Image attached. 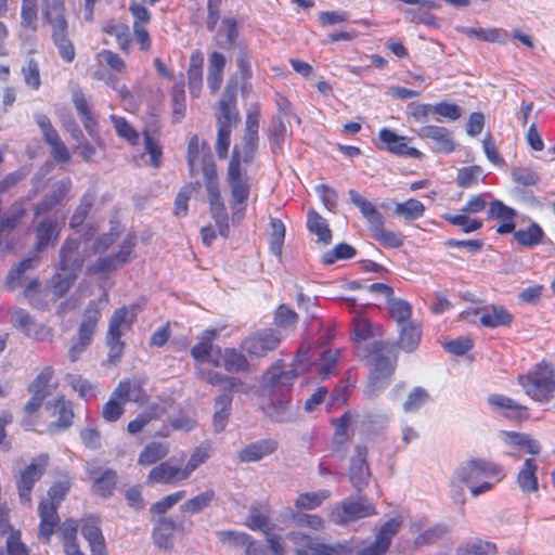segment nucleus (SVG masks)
I'll list each match as a JSON object with an SVG mask.
<instances>
[{"label":"nucleus","instance_id":"obj_61","mask_svg":"<svg viewBox=\"0 0 555 555\" xmlns=\"http://www.w3.org/2000/svg\"><path fill=\"white\" fill-rule=\"evenodd\" d=\"M201 189V183L198 181L194 183H190L181 189L178 193L175 202V215L176 216H185L188 212V201L190 195L193 192H196Z\"/></svg>","mask_w":555,"mask_h":555},{"label":"nucleus","instance_id":"obj_38","mask_svg":"<svg viewBox=\"0 0 555 555\" xmlns=\"http://www.w3.org/2000/svg\"><path fill=\"white\" fill-rule=\"evenodd\" d=\"M75 272L62 271L56 272L50 281V289L55 299L65 296L77 280Z\"/></svg>","mask_w":555,"mask_h":555},{"label":"nucleus","instance_id":"obj_13","mask_svg":"<svg viewBox=\"0 0 555 555\" xmlns=\"http://www.w3.org/2000/svg\"><path fill=\"white\" fill-rule=\"evenodd\" d=\"M60 271L75 272L76 274L83 267L86 255L80 250V242L77 238L68 237L64 241L59 251Z\"/></svg>","mask_w":555,"mask_h":555},{"label":"nucleus","instance_id":"obj_48","mask_svg":"<svg viewBox=\"0 0 555 555\" xmlns=\"http://www.w3.org/2000/svg\"><path fill=\"white\" fill-rule=\"evenodd\" d=\"M307 225L312 233L318 235L320 242L330 244L332 240V232L325 220L314 210L309 211Z\"/></svg>","mask_w":555,"mask_h":555},{"label":"nucleus","instance_id":"obj_21","mask_svg":"<svg viewBox=\"0 0 555 555\" xmlns=\"http://www.w3.org/2000/svg\"><path fill=\"white\" fill-rule=\"evenodd\" d=\"M417 134L425 140H431L435 143L437 152L451 153L455 149V142L449 129L439 126H424L418 129Z\"/></svg>","mask_w":555,"mask_h":555},{"label":"nucleus","instance_id":"obj_24","mask_svg":"<svg viewBox=\"0 0 555 555\" xmlns=\"http://www.w3.org/2000/svg\"><path fill=\"white\" fill-rule=\"evenodd\" d=\"M60 231L61 228L56 220L43 218L35 229L37 238L36 253L43 251L49 246H53L59 240Z\"/></svg>","mask_w":555,"mask_h":555},{"label":"nucleus","instance_id":"obj_49","mask_svg":"<svg viewBox=\"0 0 555 555\" xmlns=\"http://www.w3.org/2000/svg\"><path fill=\"white\" fill-rule=\"evenodd\" d=\"M223 369L230 373L245 371L248 367V361L244 354L237 352L235 349L225 348L222 352Z\"/></svg>","mask_w":555,"mask_h":555},{"label":"nucleus","instance_id":"obj_58","mask_svg":"<svg viewBox=\"0 0 555 555\" xmlns=\"http://www.w3.org/2000/svg\"><path fill=\"white\" fill-rule=\"evenodd\" d=\"M328 491H319V492H307L300 494L295 505L299 509H313L322 504L324 500L328 498Z\"/></svg>","mask_w":555,"mask_h":555},{"label":"nucleus","instance_id":"obj_29","mask_svg":"<svg viewBox=\"0 0 555 555\" xmlns=\"http://www.w3.org/2000/svg\"><path fill=\"white\" fill-rule=\"evenodd\" d=\"M115 397H120L122 402L133 401L143 404L147 401V395L142 387V382L138 378L126 379L115 388Z\"/></svg>","mask_w":555,"mask_h":555},{"label":"nucleus","instance_id":"obj_59","mask_svg":"<svg viewBox=\"0 0 555 555\" xmlns=\"http://www.w3.org/2000/svg\"><path fill=\"white\" fill-rule=\"evenodd\" d=\"M159 406L156 404H153L150 406V409L140 415H138L134 420L129 422L128 424V431L131 435L139 434L152 420L158 417Z\"/></svg>","mask_w":555,"mask_h":555},{"label":"nucleus","instance_id":"obj_35","mask_svg":"<svg viewBox=\"0 0 555 555\" xmlns=\"http://www.w3.org/2000/svg\"><path fill=\"white\" fill-rule=\"evenodd\" d=\"M232 396L222 393L215 399V413L212 417L214 427L216 431H222L229 421L232 405Z\"/></svg>","mask_w":555,"mask_h":555},{"label":"nucleus","instance_id":"obj_39","mask_svg":"<svg viewBox=\"0 0 555 555\" xmlns=\"http://www.w3.org/2000/svg\"><path fill=\"white\" fill-rule=\"evenodd\" d=\"M188 82L191 94L198 98L203 86V59L192 55L188 69Z\"/></svg>","mask_w":555,"mask_h":555},{"label":"nucleus","instance_id":"obj_11","mask_svg":"<svg viewBox=\"0 0 555 555\" xmlns=\"http://www.w3.org/2000/svg\"><path fill=\"white\" fill-rule=\"evenodd\" d=\"M374 514H376L375 507L360 496L358 501L345 500L337 505L332 512V518L335 524L345 525Z\"/></svg>","mask_w":555,"mask_h":555},{"label":"nucleus","instance_id":"obj_46","mask_svg":"<svg viewBox=\"0 0 555 555\" xmlns=\"http://www.w3.org/2000/svg\"><path fill=\"white\" fill-rule=\"evenodd\" d=\"M400 326L399 345L403 350L411 352L421 340V330L412 323L401 324Z\"/></svg>","mask_w":555,"mask_h":555},{"label":"nucleus","instance_id":"obj_16","mask_svg":"<svg viewBox=\"0 0 555 555\" xmlns=\"http://www.w3.org/2000/svg\"><path fill=\"white\" fill-rule=\"evenodd\" d=\"M206 189L208 193V199L210 204L212 218L216 221L219 234L223 237H228L230 231L228 222L229 216L219 191L218 181L206 182Z\"/></svg>","mask_w":555,"mask_h":555},{"label":"nucleus","instance_id":"obj_30","mask_svg":"<svg viewBox=\"0 0 555 555\" xmlns=\"http://www.w3.org/2000/svg\"><path fill=\"white\" fill-rule=\"evenodd\" d=\"M348 193L351 203L360 209L362 216L369 222L370 230L373 227L380 224V222H385L384 216L376 209V207L369 199H366L356 190H349Z\"/></svg>","mask_w":555,"mask_h":555},{"label":"nucleus","instance_id":"obj_60","mask_svg":"<svg viewBox=\"0 0 555 555\" xmlns=\"http://www.w3.org/2000/svg\"><path fill=\"white\" fill-rule=\"evenodd\" d=\"M124 404L120 397H115L114 390L109 400L103 405L102 417L106 422H116L124 413Z\"/></svg>","mask_w":555,"mask_h":555},{"label":"nucleus","instance_id":"obj_40","mask_svg":"<svg viewBox=\"0 0 555 555\" xmlns=\"http://www.w3.org/2000/svg\"><path fill=\"white\" fill-rule=\"evenodd\" d=\"M216 499V492L212 489H208L196 496L185 501L180 509L186 514H197L209 507L212 501Z\"/></svg>","mask_w":555,"mask_h":555},{"label":"nucleus","instance_id":"obj_45","mask_svg":"<svg viewBox=\"0 0 555 555\" xmlns=\"http://www.w3.org/2000/svg\"><path fill=\"white\" fill-rule=\"evenodd\" d=\"M280 114L273 117L270 125V138L273 142V151L275 152L276 147H281L282 142L287 135V128L285 125V119L287 117V112L282 111V104L279 103Z\"/></svg>","mask_w":555,"mask_h":555},{"label":"nucleus","instance_id":"obj_2","mask_svg":"<svg viewBox=\"0 0 555 555\" xmlns=\"http://www.w3.org/2000/svg\"><path fill=\"white\" fill-rule=\"evenodd\" d=\"M367 364L373 369L370 375V383L365 388L369 397L383 388L382 379L389 377L397 361L395 346L385 341H374L365 347Z\"/></svg>","mask_w":555,"mask_h":555},{"label":"nucleus","instance_id":"obj_27","mask_svg":"<svg viewBox=\"0 0 555 555\" xmlns=\"http://www.w3.org/2000/svg\"><path fill=\"white\" fill-rule=\"evenodd\" d=\"M54 408L55 412L59 414V418L55 422H51L48 426L50 433H55L61 429H66L73 424L74 411L72 408V403L63 396L56 397L53 402H48L47 408Z\"/></svg>","mask_w":555,"mask_h":555},{"label":"nucleus","instance_id":"obj_57","mask_svg":"<svg viewBox=\"0 0 555 555\" xmlns=\"http://www.w3.org/2000/svg\"><path fill=\"white\" fill-rule=\"evenodd\" d=\"M116 486V474L106 470L101 477L96 478L92 486V491L102 498H108Z\"/></svg>","mask_w":555,"mask_h":555},{"label":"nucleus","instance_id":"obj_63","mask_svg":"<svg viewBox=\"0 0 555 555\" xmlns=\"http://www.w3.org/2000/svg\"><path fill=\"white\" fill-rule=\"evenodd\" d=\"M481 173L482 168L480 166L464 167L459 170L456 183L461 188H470L478 183Z\"/></svg>","mask_w":555,"mask_h":555},{"label":"nucleus","instance_id":"obj_5","mask_svg":"<svg viewBox=\"0 0 555 555\" xmlns=\"http://www.w3.org/2000/svg\"><path fill=\"white\" fill-rule=\"evenodd\" d=\"M44 20L51 25V36L59 54L66 63H72L76 51L68 37V23L65 17L63 0H49L43 13Z\"/></svg>","mask_w":555,"mask_h":555},{"label":"nucleus","instance_id":"obj_54","mask_svg":"<svg viewBox=\"0 0 555 555\" xmlns=\"http://www.w3.org/2000/svg\"><path fill=\"white\" fill-rule=\"evenodd\" d=\"M388 310L390 315L401 325L408 321L412 313L411 305L399 298L392 296L388 299Z\"/></svg>","mask_w":555,"mask_h":555},{"label":"nucleus","instance_id":"obj_43","mask_svg":"<svg viewBox=\"0 0 555 555\" xmlns=\"http://www.w3.org/2000/svg\"><path fill=\"white\" fill-rule=\"evenodd\" d=\"M169 452L167 443L151 442L140 453L138 463L140 465H151L164 459Z\"/></svg>","mask_w":555,"mask_h":555},{"label":"nucleus","instance_id":"obj_56","mask_svg":"<svg viewBox=\"0 0 555 555\" xmlns=\"http://www.w3.org/2000/svg\"><path fill=\"white\" fill-rule=\"evenodd\" d=\"M93 203L94 196L90 193H87L81 197L79 205L70 217V228H78L83 223L93 206Z\"/></svg>","mask_w":555,"mask_h":555},{"label":"nucleus","instance_id":"obj_15","mask_svg":"<svg viewBox=\"0 0 555 555\" xmlns=\"http://www.w3.org/2000/svg\"><path fill=\"white\" fill-rule=\"evenodd\" d=\"M367 449L364 446H357L354 455L351 459L349 480L358 493H361L367 486L371 472L366 462Z\"/></svg>","mask_w":555,"mask_h":555},{"label":"nucleus","instance_id":"obj_4","mask_svg":"<svg viewBox=\"0 0 555 555\" xmlns=\"http://www.w3.org/2000/svg\"><path fill=\"white\" fill-rule=\"evenodd\" d=\"M518 384L525 392L540 403L550 402L555 392V369L552 363L542 360L531 372L518 376Z\"/></svg>","mask_w":555,"mask_h":555},{"label":"nucleus","instance_id":"obj_8","mask_svg":"<svg viewBox=\"0 0 555 555\" xmlns=\"http://www.w3.org/2000/svg\"><path fill=\"white\" fill-rule=\"evenodd\" d=\"M135 245V237L128 235L119 244V250L116 254L100 257L87 268V273L91 275L109 273L121 268L132 259Z\"/></svg>","mask_w":555,"mask_h":555},{"label":"nucleus","instance_id":"obj_50","mask_svg":"<svg viewBox=\"0 0 555 555\" xmlns=\"http://www.w3.org/2000/svg\"><path fill=\"white\" fill-rule=\"evenodd\" d=\"M350 553L351 548L340 543L323 544L315 542L311 552L304 548L298 550V555H349Z\"/></svg>","mask_w":555,"mask_h":555},{"label":"nucleus","instance_id":"obj_7","mask_svg":"<svg viewBox=\"0 0 555 555\" xmlns=\"http://www.w3.org/2000/svg\"><path fill=\"white\" fill-rule=\"evenodd\" d=\"M101 319V310L96 301L92 300L86 307L78 328L77 341L68 350V357L72 362L80 359L81 354L92 343V337L96 325Z\"/></svg>","mask_w":555,"mask_h":555},{"label":"nucleus","instance_id":"obj_51","mask_svg":"<svg viewBox=\"0 0 555 555\" xmlns=\"http://www.w3.org/2000/svg\"><path fill=\"white\" fill-rule=\"evenodd\" d=\"M54 370L52 366H46L42 371L36 376V378L29 384L28 391L31 395H40L43 397H48L50 391L48 390V386L53 377Z\"/></svg>","mask_w":555,"mask_h":555},{"label":"nucleus","instance_id":"obj_44","mask_svg":"<svg viewBox=\"0 0 555 555\" xmlns=\"http://www.w3.org/2000/svg\"><path fill=\"white\" fill-rule=\"evenodd\" d=\"M385 222L375 225L371 229L372 237L380 245L388 248H399L403 245V238L400 234L384 228Z\"/></svg>","mask_w":555,"mask_h":555},{"label":"nucleus","instance_id":"obj_12","mask_svg":"<svg viewBox=\"0 0 555 555\" xmlns=\"http://www.w3.org/2000/svg\"><path fill=\"white\" fill-rule=\"evenodd\" d=\"M227 182L230 186L234 205L240 206L248 199L250 183L249 178L242 171V166L236 160L229 162Z\"/></svg>","mask_w":555,"mask_h":555},{"label":"nucleus","instance_id":"obj_18","mask_svg":"<svg viewBox=\"0 0 555 555\" xmlns=\"http://www.w3.org/2000/svg\"><path fill=\"white\" fill-rule=\"evenodd\" d=\"M401 520L391 518L386 521L379 529L375 541L359 551V555H382L388 551L392 538L399 532Z\"/></svg>","mask_w":555,"mask_h":555},{"label":"nucleus","instance_id":"obj_37","mask_svg":"<svg viewBox=\"0 0 555 555\" xmlns=\"http://www.w3.org/2000/svg\"><path fill=\"white\" fill-rule=\"evenodd\" d=\"M496 545L480 539H474L462 543L457 548L456 555H495Z\"/></svg>","mask_w":555,"mask_h":555},{"label":"nucleus","instance_id":"obj_3","mask_svg":"<svg viewBox=\"0 0 555 555\" xmlns=\"http://www.w3.org/2000/svg\"><path fill=\"white\" fill-rule=\"evenodd\" d=\"M143 305L135 302L130 306L120 307L113 312L106 334V345L109 348L108 360L111 362L120 359L125 349L121 336L132 328L138 314L143 309Z\"/></svg>","mask_w":555,"mask_h":555},{"label":"nucleus","instance_id":"obj_10","mask_svg":"<svg viewBox=\"0 0 555 555\" xmlns=\"http://www.w3.org/2000/svg\"><path fill=\"white\" fill-rule=\"evenodd\" d=\"M280 344V332L273 328H264L247 336L242 343V348L250 357L260 358L275 350Z\"/></svg>","mask_w":555,"mask_h":555},{"label":"nucleus","instance_id":"obj_28","mask_svg":"<svg viewBox=\"0 0 555 555\" xmlns=\"http://www.w3.org/2000/svg\"><path fill=\"white\" fill-rule=\"evenodd\" d=\"M57 507L59 505L50 503L47 500L41 501L39 504V534L44 538L46 542H49L59 522Z\"/></svg>","mask_w":555,"mask_h":555},{"label":"nucleus","instance_id":"obj_9","mask_svg":"<svg viewBox=\"0 0 555 555\" xmlns=\"http://www.w3.org/2000/svg\"><path fill=\"white\" fill-rule=\"evenodd\" d=\"M258 129L259 119L257 114H247L245 121V132L241 144L233 149L230 162L236 160V164H250L258 150Z\"/></svg>","mask_w":555,"mask_h":555},{"label":"nucleus","instance_id":"obj_33","mask_svg":"<svg viewBox=\"0 0 555 555\" xmlns=\"http://www.w3.org/2000/svg\"><path fill=\"white\" fill-rule=\"evenodd\" d=\"M179 526L170 517H160L157 519L153 530V539L156 545L163 548H169L172 545V538Z\"/></svg>","mask_w":555,"mask_h":555},{"label":"nucleus","instance_id":"obj_55","mask_svg":"<svg viewBox=\"0 0 555 555\" xmlns=\"http://www.w3.org/2000/svg\"><path fill=\"white\" fill-rule=\"evenodd\" d=\"M26 209L23 207L14 208L11 211L5 212L0 218V236L4 234H10L25 218Z\"/></svg>","mask_w":555,"mask_h":555},{"label":"nucleus","instance_id":"obj_1","mask_svg":"<svg viewBox=\"0 0 555 555\" xmlns=\"http://www.w3.org/2000/svg\"><path fill=\"white\" fill-rule=\"evenodd\" d=\"M310 348L301 346L295 357L294 366L298 367L309 359ZM297 369L284 371L280 360L272 364L262 375L260 393L268 401L262 405L263 412L273 421L287 420L293 382L298 376Z\"/></svg>","mask_w":555,"mask_h":555},{"label":"nucleus","instance_id":"obj_64","mask_svg":"<svg viewBox=\"0 0 555 555\" xmlns=\"http://www.w3.org/2000/svg\"><path fill=\"white\" fill-rule=\"evenodd\" d=\"M22 75L28 87L34 90H38L40 88V69L38 63L34 59H29L27 64L22 67Z\"/></svg>","mask_w":555,"mask_h":555},{"label":"nucleus","instance_id":"obj_19","mask_svg":"<svg viewBox=\"0 0 555 555\" xmlns=\"http://www.w3.org/2000/svg\"><path fill=\"white\" fill-rule=\"evenodd\" d=\"M236 83L229 82L219 103L221 117L218 125H224L233 129L240 122V114L236 109Z\"/></svg>","mask_w":555,"mask_h":555},{"label":"nucleus","instance_id":"obj_52","mask_svg":"<svg viewBox=\"0 0 555 555\" xmlns=\"http://www.w3.org/2000/svg\"><path fill=\"white\" fill-rule=\"evenodd\" d=\"M543 234L540 225L532 223L525 230L515 231L514 237L520 245L531 247L541 242Z\"/></svg>","mask_w":555,"mask_h":555},{"label":"nucleus","instance_id":"obj_47","mask_svg":"<svg viewBox=\"0 0 555 555\" xmlns=\"http://www.w3.org/2000/svg\"><path fill=\"white\" fill-rule=\"evenodd\" d=\"M424 212V204L415 198H410L403 203H397L395 207V214L409 221L420 219L423 217Z\"/></svg>","mask_w":555,"mask_h":555},{"label":"nucleus","instance_id":"obj_36","mask_svg":"<svg viewBox=\"0 0 555 555\" xmlns=\"http://www.w3.org/2000/svg\"><path fill=\"white\" fill-rule=\"evenodd\" d=\"M537 464L534 460L527 459L524 463L522 468L518 473L517 483L519 488L525 492L538 491V478L535 476Z\"/></svg>","mask_w":555,"mask_h":555},{"label":"nucleus","instance_id":"obj_34","mask_svg":"<svg viewBox=\"0 0 555 555\" xmlns=\"http://www.w3.org/2000/svg\"><path fill=\"white\" fill-rule=\"evenodd\" d=\"M207 83L212 93H216L223 79V69L225 66V57L219 52H212L209 55Z\"/></svg>","mask_w":555,"mask_h":555},{"label":"nucleus","instance_id":"obj_25","mask_svg":"<svg viewBox=\"0 0 555 555\" xmlns=\"http://www.w3.org/2000/svg\"><path fill=\"white\" fill-rule=\"evenodd\" d=\"M378 137L385 144V149L393 154L413 158H421L423 156L422 152L406 145L404 137L398 135L389 129H382Z\"/></svg>","mask_w":555,"mask_h":555},{"label":"nucleus","instance_id":"obj_17","mask_svg":"<svg viewBox=\"0 0 555 555\" xmlns=\"http://www.w3.org/2000/svg\"><path fill=\"white\" fill-rule=\"evenodd\" d=\"M480 312H482L479 319L480 323L486 327L507 326L513 321V315L503 306L498 305L477 309L473 312L469 310L463 311L460 318L468 321L470 314H478Z\"/></svg>","mask_w":555,"mask_h":555},{"label":"nucleus","instance_id":"obj_22","mask_svg":"<svg viewBox=\"0 0 555 555\" xmlns=\"http://www.w3.org/2000/svg\"><path fill=\"white\" fill-rule=\"evenodd\" d=\"M198 375L206 383L220 386L223 393L231 395L233 391L248 393L250 390V387L240 378L227 376L218 372L199 370Z\"/></svg>","mask_w":555,"mask_h":555},{"label":"nucleus","instance_id":"obj_20","mask_svg":"<svg viewBox=\"0 0 555 555\" xmlns=\"http://www.w3.org/2000/svg\"><path fill=\"white\" fill-rule=\"evenodd\" d=\"M184 467L175 464V460L163 462L155 466L149 474V480L154 483L170 485L188 479Z\"/></svg>","mask_w":555,"mask_h":555},{"label":"nucleus","instance_id":"obj_31","mask_svg":"<svg viewBox=\"0 0 555 555\" xmlns=\"http://www.w3.org/2000/svg\"><path fill=\"white\" fill-rule=\"evenodd\" d=\"M40 262V258L37 254L23 259L15 267H13L7 275V287L10 291H15L22 285L24 274L27 271L34 270Z\"/></svg>","mask_w":555,"mask_h":555},{"label":"nucleus","instance_id":"obj_42","mask_svg":"<svg viewBox=\"0 0 555 555\" xmlns=\"http://www.w3.org/2000/svg\"><path fill=\"white\" fill-rule=\"evenodd\" d=\"M217 335L216 330L204 331L199 336V341L191 349L192 357L197 361H205L214 350L212 343Z\"/></svg>","mask_w":555,"mask_h":555},{"label":"nucleus","instance_id":"obj_14","mask_svg":"<svg viewBox=\"0 0 555 555\" xmlns=\"http://www.w3.org/2000/svg\"><path fill=\"white\" fill-rule=\"evenodd\" d=\"M501 473L500 467L485 460H470L457 468V477L462 482L472 483L480 478L495 476Z\"/></svg>","mask_w":555,"mask_h":555},{"label":"nucleus","instance_id":"obj_53","mask_svg":"<svg viewBox=\"0 0 555 555\" xmlns=\"http://www.w3.org/2000/svg\"><path fill=\"white\" fill-rule=\"evenodd\" d=\"M271 233H270V250L275 256H281L282 247L285 238V225L282 220L278 218H272L271 222Z\"/></svg>","mask_w":555,"mask_h":555},{"label":"nucleus","instance_id":"obj_62","mask_svg":"<svg viewBox=\"0 0 555 555\" xmlns=\"http://www.w3.org/2000/svg\"><path fill=\"white\" fill-rule=\"evenodd\" d=\"M430 396L428 391L422 387H415L403 403V410L405 412H415L424 403L429 400Z\"/></svg>","mask_w":555,"mask_h":555},{"label":"nucleus","instance_id":"obj_41","mask_svg":"<svg viewBox=\"0 0 555 555\" xmlns=\"http://www.w3.org/2000/svg\"><path fill=\"white\" fill-rule=\"evenodd\" d=\"M463 34L467 37H476L481 41L487 42H501L504 43L507 39V33L503 29L499 28H474V27H464L462 28Z\"/></svg>","mask_w":555,"mask_h":555},{"label":"nucleus","instance_id":"obj_32","mask_svg":"<svg viewBox=\"0 0 555 555\" xmlns=\"http://www.w3.org/2000/svg\"><path fill=\"white\" fill-rule=\"evenodd\" d=\"M488 402L495 409L503 410L506 417L515 420L528 417L527 408L506 396L492 395L488 398Z\"/></svg>","mask_w":555,"mask_h":555},{"label":"nucleus","instance_id":"obj_23","mask_svg":"<svg viewBox=\"0 0 555 555\" xmlns=\"http://www.w3.org/2000/svg\"><path fill=\"white\" fill-rule=\"evenodd\" d=\"M72 188L69 178H64L52 184L50 192L38 203L35 207L36 216L49 212L52 208L59 205L67 195Z\"/></svg>","mask_w":555,"mask_h":555},{"label":"nucleus","instance_id":"obj_6","mask_svg":"<svg viewBox=\"0 0 555 555\" xmlns=\"http://www.w3.org/2000/svg\"><path fill=\"white\" fill-rule=\"evenodd\" d=\"M49 455L46 453L39 454L34 457L29 464L20 469L14 476L16 490L22 504L31 505V492L35 485L46 474L49 465Z\"/></svg>","mask_w":555,"mask_h":555},{"label":"nucleus","instance_id":"obj_26","mask_svg":"<svg viewBox=\"0 0 555 555\" xmlns=\"http://www.w3.org/2000/svg\"><path fill=\"white\" fill-rule=\"evenodd\" d=\"M278 449V442L272 439H263L256 442H253L245 448H243L238 454L237 459L240 462L249 463L257 462L275 452Z\"/></svg>","mask_w":555,"mask_h":555}]
</instances>
